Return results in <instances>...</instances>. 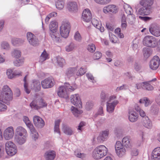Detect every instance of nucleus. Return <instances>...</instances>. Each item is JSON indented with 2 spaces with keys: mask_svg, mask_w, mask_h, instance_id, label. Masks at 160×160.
<instances>
[{
  "mask_svg": "<svg viewBox=\"0 0 160 160\" xmlns=\"http://www.w3.org/2000/svg\"><path fill=\"white\" fill-rule=\"evenodd\" d=\"M5 150L7 154L11 156L15 155L17 151L16 146L11 141L6 142L5 144Z\"/></svg>",
  "mask_w": 160,
  "mask_h": 160,
  "instance_id": "5",
  "label": "nucleus"
},
{
  "mask_svg": "<svg viewBox=\"0 0 160 160\" xmlns=\"http://www.w3.org/2000/svg\"><path fill=\"white\" fill-rule=\"evenodd\" d=\"M117 96L115 95L111 96L109 98L107 102V110L109 112L113 111L114 107L118 103V101L115 100Z\"/></svg>",
  "mask_w": 160,
  "mask_h": 160,
  "instance_id": "6",
  "label": "nucleus"
},
{
  "mask_svg": "<svg viewBox=\"0 0 160 160\" xmlns=\"http://www.w3.org/2000/svg\"><path fill=\"white\" fill-rule=\"evenodd\" d=\"M41 84L42 87L43 88H47L53 86L54 84V83L51 79L47 78L42 81Z\"/></svg>",
  "mask_w": 160,
  "mask_h": 160,
  "instance_id": "15",
  "label": "nucleus"
},
{
  "mask_svg": "<svg viewBox=\"0 0 160 160\" xmlns=\"http://www.w3.org/2000/svg\"><path fill=\"white\" fill-rule=\"evenodd\" d=\"M27 136H18V140L16 139V136H15V140L20 144H22L24 143L26 140Z\"/></svg>",
  "mask_w": 160,
  "mask_h": 160,
  "instance_id": "29",
  "label": "nucleus"
},
{
  "mask_svg": "<svg viewBox=\"0 0 160 160\" xmlns=\"http://www.w3.org/2000/svg\"><path fill=\"white\" fill-rule=\"evenodd\" d=\"M115 150L120 149L124 148L122 143L120 142H117L115 146Z\"/></svg>",
  "mask_w": 160,
  "mask_h": 160,
  "instance_id": "48",
  "label": "nucleus"
},
{
  "mask_svg": "<svg viewBox=\"0 0 160 160\" xmlns=\"http://www.w3.org/2000/svg\"><path fill=\"white\" fill-rule=\"evenodd\" d=\"M155 38L151 36H146L143 39V44L146 46L154 47L155 46Z\"/></svg>",
  "mask_w": 160,
  "mask_h": 160,
  "instance_id": "9",
  "label": "nucleus"
},
{
  "mask_svg": "<svg viewBox=\"0 0 160 160\" xmlns=\"http://www.w3.org/2000/svg\"><path fill=\"white\" fill-rule=\"evenodd\" d=\"M70 29L71 26L68 22H63L60 28V33L61 36L64 38L68 37Z\"/></svg>",
  "mask_w": 160,
  "mask_h": 160,
  "instance_id": "4",
  "label": "nucleus"
},
{
  "mask_svg": "<svg viewBox=\"0 0 160 160\" xmlns=\"http://www.w3.org/2000/svg\"><path fill=\"white\" fill-rule=\"evenodd\" d=\"M76 70L75 68H70L68 70L67 74L68 76L70 75L73 74Z\"/></svg>",
  "mask_w": 160,
  "mask_h": 160,
  "instance_id": "52",
  "label": "nucleus"
},
{
  "mask_svg": "<svg viewBox=\"0 0 160 160\" xmlns=\"http://www.w3.org/2000/svg\"><path fill=\"white\" fill-rule=\"evenodd\" d=\"M16 134L15 136H16V139L18 140V136H27V132L26 130L21 127H18L16 129Z\"/></svg>",
  "mask_w": 160,
  "mask_h": 160,
  "instance_id": "17",
  "label": "nucleus"
},
{
  "mask_svg": "<svg viewBox=\"0 0 160 160\" xmlns=\"http://www.w3.org/2000/svg\"><path fill=\"white\" fill-rule=\"evenodd\" d=\"M57 60L58 63L61 66H62L65 62L64 59L60 57L57 58Z\"/></svg>",
  "mask_w": 160,
  "mask_h": 160,
  "instance_id": "42",
  "label": "nucleus"
},
{
  "mask_svg": "<svg viewBox=\"0 0 160 160\" xmlns=\"http://www.w3.org/2000/svg\"><path fill=\"white\" fill-rule=\"evenodd\" d=\"M85 125V123L84 122H81L79 124L78 129L79 130H81L82 127Z\"/></svg>",
  "mask_w": 160,
  "mask_h": 160,
  "instance_id": "59",
  "label": "nucleus"
},
{
  "mask_svg": "<svg viewBox=\"0 0 160 160\" xmlns=\"http://www.w3.org/2000/svg\"><path fill=\"white\" fill-rule=\"evenodd\" d=\"M33 122L35 125L38 127L41 128L44 125V122L40 117L35 116L33 118Z\"/></svg>",
  "mask_w": 160,
  "mask_h": 160,
  "instance_id": "20",
  "label": "nucleus"
},
{
  "mask_svg": "<svg viewBox=\"0 0 160 160\" xmlns=\"http://www.w3.org/2000/svg\"><path fill=\"white\" fill-rule=\"evenodd\" d=\"M124 7L125 11L129 15L131 14L132 10L131 7L128 5L125 4Z\"/></svg>",
  "mask_w": 160,
  "mask_h": 160,
  "instance_id": "35",
  "label": "nucleus"
},
{
  "mask_svg": "<svg viewBox=\"0 0 160 160\" xmlns=\"http://www.w3.org/2000/svg\"><path fill=\"white\" fill-rule=\"evenodd\" d=\"M27 76H26L24 79V87L25 88V91L27 93H29L30 92V91L28 88V83L26 81Z\"/></svg>",
  "mask_w": 160,
  "mask_h": 160,
  "instance_id": "46",
  "label": "nucleus"
},
{
  "mask_svg": "<svg viewBox=\"0 0 160 160\" xmlns=\"http://www.w3.org/2000/svg\"><path fill=\"white\" fill-rule=\"evenodd\" d=\"M57 15V13L55 12H52V13H50L48 15L51 18L56 16Z\"/></svg>",
  "mask_w": 160,
  "mask_h": 160,
  "instance_id": "61",
  "label": "nucleus"
},
{
  "mask_svg": "<svg viewBox=\"0 0 160 160\" xmlns=\"http://www.w3.org/2000/svg\"><path fill=\"white\" fill-rule=\"evenodd\" d=\"M106 26L107 28L110 30L112 31L114 29L113 27L110 23H107Z\"/></svg>",
  "mask_w": 160,
  "mask_h": 160,
  "instance_id": "56",
  "label": "nucleus"
},
{
  "mask_svg": "<svg viewBox=\"0 0 160 160\" xmlns=\"http://www.w3.org/2000/svg\"><path fill=\"white\" fill-rule=\"evenodd\" d=\"M32 133L34 135L33 136L35 138L37 139L38 138V133L35 131V129H34V130L33 131H31Z\"/></svg>",
  "mask_w": 160,
  "mask_h": 160,
  "instance_id": "58",
  "label": "nucleus"
},
{
  "mask_svg": "<svg viewBox=\"0 0 160 160\" xmlns=\"http://www.w3.org/2000/svg\"><path fill=\"white\" fill-rule=\"evenodd\" d=\"M4 22L3 21H0V31L2 29L4 25Z\"/></svg>",
  "mask_w": 160,
  "mask_h": 160,
  "instance_id": "62",
  "label": "nucleus"
},
{
  "mask_svg": "<svg viewBox=\"0 0 160 160\" xmlns=\"http://www.w3.org/2000/svg\"><path fill=\"white\" fill-rule=\"evenodd\" d=\"M139 18L145 21L149 20L152 19L151 18L149 17L141 16H139Z\"/></svg>",
  "mask_w": 160,
  "mask_h": 160,
  "instance_id": "55",
  "label": "nucleus"
},
{
  "mask_svg": "<svg viewBox=\"0 0 160 160\" xmlns=\"http://www.w3.org/2000/svg\"><path fill=\"white\" fill-rule=\"evenodd\" d=\"M121 27L122 28H125L127 27L126 19L125 17H122V21Z\"/></svg>",
  "mask_w": 160,
  "mask_h": 160,
  "instance_id": "49",
  "label": "nucleus"
},
{
  "mask_svg": "<svg viewBox=\"0 0 160 160\" xmlns=\"http://www.w3.org/2000/svg\"><path fill=\"white\" fill-rule=\"evenodd\" d=\"M14 134L13 128L12 127L8 128L4 132V137L5 139L9 140L11 139Z\"/></svg>",
  "mask_w": 160,
  "mask_h": 160,
  "instance_id": "13",
  "label": "nucleus"
},
{
  "mask_svg": "<svg viewBox=\"0 0 160 160\" xmlns=\"http://www.w3.org/2000/svg\"><path fill=\"white\" fill-rule=\"evenodd\" d=\"M153 3V0H141L140 4L146 8V9H150Z\"/></svg>",
  "mask_w": 160,
  "mask_h": 160,
  "instance_id": "18",
  "label": "nucleus"
},
{
  "mask_svg": "<svg viewBox=\"0 0 160 160\" xmlns=\"http://www.w3.org/2000/svg\"><path fill=\"white\" fill-rule=\"evenodd\" d=\"M138 118V115L136 112H134L129 115V119L132 122L136 121Z\"/></svg>",
  "mask_w": 160,
  "mask_h": 160,
  "instance_id": "28",
  "label": "nucleus"
},
{
  "mask_svg": "<svg viewBox=\"0 0 160 160\" xmlns=\"http://www.w3.org/2000/svg\"><path fill=\"white\" fill-rule=\"evenodd\" d=\"M12 92L9 87L5 85L3 87L2 91L0 92V101L6 103L12 99Z\"/></svg>",
  "mask_w": 160,
  "mask_h": 160,
  "instance_id": "1",
  "label": "nucleus"
},
{
  "mask_svg": "<svg viewBox=\"0 0 160 160\" xmlns=\"http://www.w3.org/2000/svg\"><path fill=\"white\" fill-rule=\"evenodd\" d=\"M23 120L27 126L29 128L31 131H33L34 128L33 125L31 124L28 118L26 116H24L23 118Z\"/></svg>",
  "mask_w": 160,
  "mask_h": 160,
  "instance_id": "27",
  "label": "nucleus"
},
{
  "mask_svg": "<svg viewBox=\"0 0 160 160\" xmlns=\"http://www.w3.org/2000/svg\"><path fill=\"white\" fill-rule=\"evenodd\" d=\"M159 64L160 59L159 57L157 56H155L151 60L150 66L152 69L155 70L158 68Z\"/></svg>",
  "mask_w": 160,
  "mask_h": 160,
  "instance_id": "14",
  "label": "nucleus"
},
{
  "mask_svg": "<svg viewBox=\"0 0 160 160\" xmlns=\"http://www.w3.org/2000/svg\"><path fill=\"white\" fill-rule=\"evenodd\" d=\"M61 120L59 119L57 120L55 122V128H54V131H55L59 133L60 131L59 129V124L60 122H61Z\"/></svg>",
  "mask_w": 160,
  "mask_h": 160,
  "instance_id": "40",
  "label": "nucleus"
},
{
  "mask_svg": "<svg viewBox=\"0 0 160 160\" xmlns=\"http://www.w3.org/2000/svg\"><path fill=\"white\" fill-rule=\"evenodd\" d=\"M48 58V55L45 50L41 56L40 60L41 62L44 61Z\"/></svg>",
  "mask_w": 160,
  "mask_h": 160,
  "instance_id": "38",
  "label": "nucleus"
},
{
  "mask_svg": "<svg viewBox=\"0 0 160 160\" xmlns=\"http://www.w3.org/2000/svg\"><path fill=\"white\" fill-rule=\"evenodd\" d=\"M71 102L74 105L79 108L82 107V103L79 95L78 94H75L71 96L70 97Z\"/></svg>",
  "mask_w": 160,
  "mask_h": 160,
  "instance_id": "8",
  "label": "nucleus"
},
{
  "mask_svg": "<svg viewBox=\"0 0 160 160\" xmlns=\"http://www.w3.org/2000/svg\"><path fill=\"white\" fill-rule=\"evenodd\" d=\"M75 88L69 85L65 86H61L58 89V94L60 97L67 98H68L70 92L74 91Z\"/></svg>",
  "mask_w": 160,
  "mask_h": 160,
  "instance_id": "3",
  "label": "nucleus"
},
{
  "mask_svg": "<svg viewBox=\"0 0 160 160\" xmlns=\"http://www.w3.org/2000/svg\"><path fill=\"white\" fill-rule=\"evenodd\" d=\"M151 156L154 160H160V148H155L152 151Z\"/></svg>",
  "mask_w": 160,
  "mask_h": 160,
  "instance_id": "19",
  "label": "nucleus"
},
{
  "mask_svg": "<svg viewBox=\"0 0 160 160\" xmlns=\"http://www.w3.org/2000/svg\"><path fill=\"white\" fill-rule=\"evenodd\" d=\"M108 134V131H103L99 135L98 138V139L100 142L104 141L107 138Z\"/></svg>",
  "mask_w": 160,
  "mask_h": 160,
  "instance_id": "24",
  "label": "nucleus"
},
{
  "mask_svg": "<svg viewBox=\"0 0 160 160\" xmlns=\"http://www.w3.org/2000/svg\"><path fill=\"white\" fill-rule=\"evenodd\" d=\"M147 9H144L143 8H141L138 11V14L141 15H147L145 10Z\"/></svg>",
  "mask_w": 160,
  "mask_h": 160,
  "instance_id": "47",
  "label": "nucleus"
},
{
  "mask_svg": "<svg viewBox=\"0 0 160 160\" xmlns=\"http://www.w3.org/2000/svg\"><path fill=\"white\" fill-rule=\"evenodd\" d=\"M139 102L140 103H144L145 105L146 106H148L150 103V102L149 100H148L146 98H144L142 99H141L140 101Z\"/></svg>",
  "mask_w": 160,
  "mask_h": 160,
  "instance_id": "44",
  "label": "nucleus"
},
{
  "mask_svg": "<svg viewBox=\"0 0 160 160\" xmlns=\"http://www.w3.org/2000/svg\"><path fill=\"white\" fill-rule=\"evenodd\" d=\"M115 34L120 38H123L124 37V35L123 33L121 32V29L120 28H117L114 31Z\"/></svg>",
  "mask_w": 160,
  "mask_h": 160,
  "instance_id": "32",
  "label": "nucleus"
},
{
  "mask_svg": "<svg viewBox=\"0 0 160 160\" xmlns=\"http://www.w3.org/2000/svg\"><path fill=\"white\" fill-rule=\"evenodd\" d=\"M58 27V23L55 21H52L51 22L49 25L50 31L52 32H55Z\"/></svg>",
  "mask_w": 160,
  "mask_h": 160,
  "instance_id": "25",
  "label": "nucleus"
},
{
  "mask_svg": "<svg viewBox=\"0 0 160 160\" xmlns=\"http://www.w3.org/2000/svg\"><path fill=\"white\" fill-rule=\"evenodd\" d=\"M117 155L120 157H122L125 154L126 150L124 148L116 150Z\"/></svg>",
  "mask_w": 160,
  "mask_h": 160,
  "instance_id": "30",
  "label": "nucleus"
},
{
  "mask_svg": "<svg viewBox=\"0 0 160 160\" xmlns=\"http://www.w3.org/2000/svg\"><path fill=\"white\" fill-rule=\"evenodd\" d=\"M87 49L90 52H92L95 51L96 48L95 45L93 44H92L88 46Z\"/></svg>",
  "mask_w": 160,
  "mask_h": 160,
  "instance_id": "43",
  "label": "nucleus"
},
{
  "mask_svg": "<svg viewBox=\"0 0 160 160\" xmlns=\"http://www.w3.org/2000/svg\"><path fill=\"white\" fill-rule=\"evenodd\" d=\"M24 62V59L23 58H21L20 59H17L14 61V64L16 66H20L22 65Z\"/></svg>",
  "mask_w": 160,
  "mask_h": 160,
  "instance_id": "33",
  "label": "nucleus"
},
{
  "mask_svg": "<svg viewBox=\"0 0 160 160\" xmlns=\"http://www.w3.org/2000/svg\"><path fill=\"white\" fill-rule=\"evenodd\" d=\"M92 24L97 29H99L101 32L104 31V28L102 26L101 22L96 19H93L92 21Z\"/></svg>",
  "mask_w": 160,
  "mask_h": 160,
  "instance_id": "22",
  "label": "nucleus"
},
{
  "mask_svg": "<svg viewBox=\"0 0 160 160\" xmlns=\"http://www.w3.org/2000/svg\"><path fill=\"white\" fill-rule=\"evenodd\" d=\"M85 70L83 68H81L79 71V73L77 74L78 75H82L85 73Z\"/></svg>",
  "mask_w": 160,
  "mask_h": 160,
  "instance_id": "54",
  "label": "nucleus"
},
{
  "mask_svg": "<svg viewBox=\"0 0 160 160\" xmlns=\"http://www.w3.org/2000/svg\"><path fill=\"white\" fill-rule=\"evenodd\" d=\"M74 38L75 40L77 41H79L81 40L82 38L80 34L78 32H76L75 33Z\"/></svg>",
  "mask_w": 160,
  "mask_h": 160,
  "instance_id": "51",
  "label": "nucleus"
},
{
  "mask_svg": "<svg viewBox=\"0 0 160 160\" xmlns=\"http://www.w3.org/2000/svg\"><path fill=\"white\" fill-rule=\"evenodd\" d=\"M150 33L156 37L160 36V27L157 24H152L149 29Z\"/></svg>",
  "mask_w": 160,
  "mask_h": 160,
  "instance_id": "10",
  "label": "nucleus"
},
{
  "mask_svg": "<svg viewBox=\"0 0 160 160\" xmlns=\"http://www.w3.org/2000/svg\"><path fill=\"white\" fill-rule=\"evenodd\" d=\"M47 105L43 99H40L37 101H33L30 103V105L32 108L38 110L47 106Z\"/></svg>",
  "mask_w": 160,
  "mask_h": 160,
  "instance_id": "7",
  "label": "nucleus"
},
{
  "mask_svg": "<svg viewBox=\"0 0 160 160\" xmlns=\"http://www.w3.org/2000/svg\"><path fill=\"white\" fill-rule=\"evenodd\" d=\"M123 145L126 148H130L132 146V142L131 138L129 137H124L122 140Z\"/></svg>",
  "mask_w": 160,
  "mask_h": 160,
  "instance_id": "21",
  "label": "nucleus"
},
{
  "mask_svg": "<svg viewBox=\"0 0 160 160\" xmlns=\"http://www.w3.org/2000/svg\"><path fill=\"white\" fill-rule=\"evenodd\" d=\"M82 20L86 22L91 21L92 19V14L91 12L88 9H85L82 14Z\"/></svg>",
  "mask_w": 160,
  "mask_h": 160,
  "instance_id": "12",
  "label": "nucleus"
},
{
  "mask_svg": "<svg viewBox=\"0 0 160 160\" xmlns=\"http://www.w3.org/2000/svg\"><path fill=\"white\" fill-rule=\"evenodd\" d=\"M46 160H54L56 156V152L53 150H49L45 153Z\"/></svg>",
  "mask_w": 160,
  "mask_h": 160,
  "instance_id": "16",
  "label": "nucleus"
},
{
  "mask_svg": "<svg viewBox=\"0 0 160 160\" xmlns=\"http://www.w3.org/2000/svg\"><path fill=\"white\" fill-rule=\"evenodd\" d=\"M7 108V106L4 104L0 102V111H4Z\"/></svg>",
  "mask_w": 160,
  "mask_h": 160,
  "instance_id": "53",
  "label": "nucleus"
},
{
  "mask_svg": "<svg viewBox=\"0 0 160 160\" xmlns=\"http://www.w3.org/2000/svg\"><path fill=\"white\" fill-rule=\"evenodd\" d=\"M138 89H140L141 87L144 89H146L148 90H152L153 89V87L149 84L147 82H143L141 83L138 84L137 85Z\"/></svg>",
  "mask_w": 160,
  "mask_h": 160,
  "instance_id": "23",
  "label": "nucleus"
},
{
  "mask_svg": "<svg viewBox=\"0 0 160 160\" xmlns=\"http://www.w3.org/2000/svg\"><path fill=\"white\" fill-rule=\"evenodd\" d=\"M34 35L33 34L30 33L28 32L27 34V38L29 42L32 45L35 44V43L33 42L32 39L33 38Z\"/></svg>",
  "mask_w": 160,
  "mask_h": 160,
  "instance_id": "36",
  "label": "nucleus"
},
{
  "mask_svg": "<svg viewBox=\"0 0 160 160\" xmlns=\"http://www.w3.org/2000/svg\"><path fill=\"white\" fill-rule=\"evenodd\" d=\"M140 114L141 116L142 117H144V116H145L146 114L145 112L142 110H140Z\"/></svg>",
  "mask_w": 160,
  "mask_h": 160,
  "instance_id": "60",
  "label": "nucleus"
},
{
  "mask_svg": "<svg viewBox=\"0 0 160 160\" xmlns=\"http://www.w3.org/2000/svg\"><path fill=\"white\" fill-rule=\"evenodd\" d=\"M103 160H113L112 158L108 156L106 157Z\"/></svg>",
  "mask_w": 160,
  "mask_h": 160,
  "instance_id": "64",
  "label": "nucleus"
},
{
  "mask_svg": "<svg viewBox=\"0 0 160 160\" xmlns=\"http://www.w3.org/2000/svg\"><path fill=\"white\" fill-rule=\"evenodd\" d=\"M107 148L104 146H100L96 148L93 152V157L96 159H100L107 153Z\"/></svg>",
  "mask_w": 160,
  "mask_h": 160,
  "instance_id": "2",
  "label": "nucleus"
},
{
  "mask_svg": "<svg viewBox=\"0 0 160 160\" xmlns=\"http://www.w3.org/2000/svg\"><path fill=\"white\" fill-rule=\"evenodd\" d=\"M7 74L9 78L12 79L15 77L14 73H12V69H8L7 72Z\"/></svg>",
  "mask_w": 160,
  "mask_h": 160,
  "instance_id": "39",
  "label": "nucleus"
},
{
  "mask_svg": "<svg viewBox=\"0 0 160 160\" xmlns=\"http://www.w3.org/2000/svg\"><path fill=\"white\" fill-rule=\"evenodd\" d=\"M71 109L72 113L75 116H78V115L81 114L82 112V111L81 110H78L74 107H72Z\"/></svg>",
  "mask_w": 160,
  "mask_h": 160,
  "instance_id": "31",
  "label": "nucleus"
},
{
  "mask_svg": "<svg viewBox=\"0 0 160 160\" xmlns=\"http://www.w3.org/2000/svg\"><path fill=\"white\" fill-rule=\"evenodd\" d=\"M98 3L104 4L109 2L111 0H94Z\"/></svg>",
  "mask_w": 160,
  "mask_h": 160,
  "instance_id": "50",
  "label": "nucleus"
},
{
  "mask_svg": "<svg viewBox=\"0 0 160 160\" xmlns=\"http://www.w3.org/2000/svg\"><path fill=\"white\" fill-rule=\"evenodd\" d=\"M21 54L20 51L17 50H14L12 53V56L17 59L21 57Z\"/></svg>",
  "mask_w": 160,
  "mask_h": 160,
  "instance_id": "37",
  "label": "nucleus"
},
{
  "mask_svg": "<svg viewBox=\"0 0 160 160\" xmlns=\"http://www.w3.org/2000/svg\"><path fill=\"white\" fill-rule=\"evenodd\" d=\"M102 56V53L99 52H95L93 56V58L94 59H98Z\"/></svg>",
  "mask_w": 160,
  "mask_h": 160,
  "instance_id": "45",
  "label": "nucleus"
},
{
  "mask_svg": "<svg viewBox=\"0 0 160 160\" xmlns=\"http://www.w3.org/2000/svg\"><path fill=\"white\" fill-rule=\"evenodd\" d=\"M109 35L112 42L115 43L117 42L118 39L116 36L112 33H111V34L109 33Z\"/></svg>",
  "mask_w": 160,
  "mask_h": 160,
  "instance_id": "41",
  "label": "nucleus"
},
{
  "mask_svg": "<svg viewBox=\"0 0 160 160\" xmlns=\"http://www.w3.org/2000/svg\"><path fill=\"white\" fill-rule=\"evenodd\" d=\"M68 8L70 11H75L78 9L77 4L75 2H70L68 5Z\"/></svg>",
  "mask_w": 160,
  "mask_h": 160,
  "instance_id": "26",
  "label": "nucleus"
},
{
  "mask_svg": "<svg viewBox=\"0 0 160 160\" xmlns=\"http://www.w3.org/2000/svg\"><path fill=\"white\" fill-rule=\"evenodd\" d=\"M64 132L66 134L68 135H71L72 134V130L70 128H69L65 130Z\"/></svg>",
  "mask_w": 160,
  "mask_h": 160,
  "instance_id": "57",
  "label": "nucleus"
},
{
  "mask_svg": "<svg viewBox=\"0 0 160 160\" xmlns=\"http://www.w3.org/2000/svg\"><path fill=\"white\" fill-rule=\"evenodd\" d=\"M64 2L62 0H58L56 3V7L59 9H62L64 7Z\"/></svg>",
  "mask_w": 160,
  "mask_h": 160,
  "instance_id": "34",
  "label": "nucleus"
},
{
  "mask_svg": "<svg viewBox=\"0 0 160 160\" xmlns=\"http://www.w3.org/2000/svg\"><path fill=\"white\" fill-rule=\"evenodd\" d=\"M14 74L15 75V77L17 76H20L22 75V72H16L14 73Z\"/></svg>",
  "mask_w": 160,
  "mask_h": 160,
  "instance_id": "63",
  "label": "nucleus"
},
{
  "mask_svg": "<svg viewBox=\"0 0 160 160\" xmlns=\"http://www.w3.org/2000/svg\"><path fill=\"white\" fill-rule=\"evenodd\" d=\"M118 10V8L114 5H110L105 7L103 9V12L105 13H110L115 14L117 12Z\"/></svg>",
  "mask_w": 160,
  "mask_h": 160,
  "instance_id": "11",
  "label": "nucleus"
}]
</instances>
